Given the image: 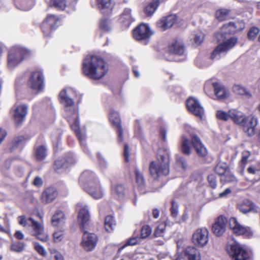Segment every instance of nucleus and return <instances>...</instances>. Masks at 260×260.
Here are the masks:
<instances>
[{
	"mask_svg": "<svg viewBox=\"0 0 260 260\" xmlns=\"http://www.w3.org/2000/svg\"><path fill=\"white\" fill-rule=\"evenodd\" d=\"M59 96L60 102L64 106L65 118L70 123L72 129L75 133L83 151L89 155L90 152L86 147L85 142L86 135L80 130L78 112L73 100L77 96V91L71 88H65L60 92Z\"/></svg>",
	"mask_w": 260,
	"mask_h": 260,
	"instance_id": "obj_1",
	"label": "nucleus"
},
{
	"mask_svg": "<svg viewBox=\"0 0 260 260\" xmlns=\"http://www.w3.org/2000/svg\"><path fill=\"white\" fill-rule=\"evenodd\" d=\"M234 22H230L223 25L220 32L215 34V37L218 41L222 42L219 44L212 51L211 58L213 60H218L226 55L229 50L233 48L238 42L236 37H231L225 40H223L225 37V34H232L236 32L240 28H238L237 24Z\"/></svg>",
	"mask_w": 260,
	"mask_h": 260,
	"instance_id": "obj_2",
	"label": "nucleus"
},
{
	"mask_svg": "<svg viewBox=\"0 0 260 260\" xmlns=\"http://www.w3.org/2000/svg\"><path fill=\"white\" fill-rule=\"evenodd\" d=\"M77 209L78 211V221L80 229L84 232L81 245L85 250L92 251L96 246L98 238L95 234L85 231L90 221L88 206L84 202H80L77 205Z\"/></svg>",
	"mask_w": 260,
	"mask_h": 260,
	"instance_id": "obj_3",
	"label": "nucleus"
},
{
	"mask_svg": "<svg viewBox=\"0 0 260 260\" xmlns=\"http://www.w3.org/2000/svg\"><path fill=\"white\" fill-rule=\"evenodd\" d=\"M82 72L89 79L100 80L108 71L107 66L104 59L97 55H87L82 62Z\"/></svg>",
	"mask_w": 260,
	"mask_h": 260,
	"instance_id": "obj_4",
	"label": "nucleus"
},
{
	"mask_svg": "<svg viewBox=\"0 0 260 260\" xmlns=\"http://www.w3.org/2000/svg\"><path fill=\"white\" fill-rule=\"evenodd\" d=\"M30 56V51L25 47L15 45L10 47L7 53V69L10 71H14Z\"/></svg>",
	"mask_w": 260,
	"mask_h": 260,
	"instance_id": "obj_5",
	"label": "nucleus"
},
{
	"mask_svg": "<svg viewBox=\"0 0 260 260\" xmlns=\"http://www.w3.org/2000/svg\"><path fill=\"white\" fill-rule=\"evenodd\" d=\"M170 151L165 149L162 152L159 150L157 156V161H152L149 165V172L155 180L159 179L163 176L167 175L170 171Z\"/></svg>",
	"mask_w": 260,
	"mask_h": 260,
	"instance_id": "obj_6",
	"label": "nucleus"
},
{
	"mask_svg": "<svg viewBox=\"0 0 260 260\" xmlns=\"http://www.w3.org/2000/svg\"><path fill=\"white\" fill-rule=\"evenodd\" d=\"M230 118L243 127L244 132L249 137L253 136L255 133V127L257 124L258 120L254 116H246L243 113L235 109L229 110Z\"/></svg>",
	"mask_w": 260,
	"mask_h": 260,
	"instance_id": "obj_7",
	"label": "nucleus"
},
{
	"mask_svg": "<svg viewBox=\"0 0 260 260\" xmlns=\"http://www.w3.org/2000/svg\"><path fill=\"white\" fill-rule=\"evenodd\" d=\"M19 223L23 226H31L32 229V235L42 241H46L48 237L44 233V227L41 223L35 220L32 218L26 219L25 216H19L18 217Z\"/></svg>",
	"mask_w": 260,
	"mask_h": 260,
	"instance_id": "obj_8",
	"label": "nucleus"
},
{
	"mask_svg": "<svg viewBox=\"0 0 260 260\" xmlns=\"http://www.w3.org/2000/svg\"><path fill=\"white\" fill-rule=\"evenodd\" d=\"M44 76L41 69L32 71L27 81L28 86L36 93L43 91L45 87Z\"/></svg>",
	"mask_w": 260,
	"mask_h": 260,
	"instance_id": "obj_9",
	"label": "nucleus"
},
{
	"mask_svg": "<svg viewBox=\"0 0 260 260\" xmlns=\"http://www.w3.org/2000/svg\"><path fill=\"white\" fill-rule=\"evenodd\" d=\"M229 254L232 260H249L250 253L246 248L240 243L234 242L229 244L226 247Z\"/></svg>",
	"mask_w": 260,
	"mask_h": 260,
	"instance_id": "obj_10",
	"label": "nucleus"
},
{
	"mask_svg": "<svg viewBox=\"0 0 260 260\" xmlns=\"http://www.w3.org/2000/svg\"><path fill=\"white\" fill-rule=\"evenodd\" d=\"M61 24V19L58 16L49 14L41 23V28L44 36L48 37L52 31L56 29Z\"/></svg>",
	"mask_w": 260,
	"mask_h": 260,
	"instance_id": "obj_11",
	"label": "nucleus"
},
{
	"mask_svg": "<svg viewBox=\"0 0 260 260\" xmlns=\"http://www.w3.org/2000/svg\"><path fill=\"white\" fill-rule=\"evenodd\" d=\"M152 34L149 25L145 24H140L133 31L134 38L138 41L144 42V44L148 43Z\"/></svg>",
	"mask_w": 260,
	"mask_h": 260,
	"instance_id": "obj_12",
	"label": "nucleus"
},
{
	"mask_svg": "<svg viewBox=\"0 0 260 260\" xmlns=\"http://www.w3.org/2000/svg\"><path fill=\"white\" fill-rule=\"evenodd\" d=\"M28 106L26 104L15 105L12 108V117L17 125L22 123L28 113Z\"/></svg>",
	"mask_w": 260,
	"mask_h": 260,
	"instance_id": "obj_13",
	"label": "nucleus"
},
{
	"mask_svg": "<svg viewBox=\"0 0 260 260\" xmlns=\"http://www.w3.org/2000/svg\"><path fill=\"white\" fill-rule=\"evenodd\" d=\"M229 225L232 232L237 235H243L246 237H249L252 234L249 228L241 225L235 217H232L229 219Z\"/></svg>",
	"mask_w": 260,
	"mask_h": 260,
	"instance_id": "obj_14",
	"label": "nucleus"
},
{
	"mask_svg": "<svg viewBox=\"0 0 260 260\" xmlns=\"http://www.w3.org/2000/svg\"><path fill=\"white\" fill-rule=\"evenodd\" d=\"M186 105L190 113L200 118L203 117L204 110L198 99L189 97L186 101Z\"/></svg>",
	"mask_w": 260,
	"mask_h": 260,
	"instance_id": "obj_15",
	"label": "nucleus"
},
{
	"mask_svg": "<svg viewBox=\"0 0 260 260\" xmlns=\"http://www.w3.org/2000/svg\"><path fill=\"white\" fill-rule=\"evenodd\" d=\"M209 232L205 228L198 229L192 235V242L197 246L203 247L208 243Z\"/></svg>",
	"mask_w": 260,
	"mask_h": 260,
	"instance_id": "obj_16",
	"label": "nucleus"
},
{
	"mask_svg": "<svg viewBox=\"0 0 260 260\" xmlns=\"http://www.w3.org/2000/svg\"><path fill=\"white\" fill-rule=\"evenodd\" d=\"M83 189L95 199H101L104 196V191L99 181H96L95 183L84 187Z\"/></svg>",
	"mask_w": 260,
	"mask_h": 260,
	"instance_id": "obj_17",
	"label": "nucleus"
},
{
	"mask_svg": "<svg viewBox=\"0 0 260 260\" xmlns=\"http://www.w3.org/2000/svg\"><path fill=\"white\" fill-rule=\"evenodd\" d=\"M226 218L223 216H219L212 225V231L213 233L217 237L222 236L225 232L227 223Z\"/></svg>",
	"mask_w": 260,
	"mask_h": 260,
	"instance_id": "obj_18",
	"label": "nucleus"
},
{
	"mask_svg": "<svg viewBox=\"0 0 260 260\" xmlns=\"http://www.w3.org/2000/svg\"><path fill=\"white\" fill-rule=\"evenodd\" d=\"M96 181L99 180L96 178L94 173L90 170L83 172L79 178V183L83 188L87 185L95 183Z\"/></svg>",
	"mask_w": 260,
	"mask_h": 260,
	"instance_id": "obj_19",
	"label": "nucleus"
},
{
	"mask_svg": "<svg viewBox=\"0 0 260 260\" xmlns=\"http://www.w3.org/2000/svg\"><path fill=\"white\" fill-rule=\"evenodd\" d=\"M109 120L113 125L117 127L118 141L119 143L122 142L123 141V132L120 124V119L118 113L113 110H111L110 112Z\"/></svg>",
	"mask_w": 260,
	"mask_h": 260,
	"instance_id": "obj_20",
	"label": "nucleus"
},
{
	"mask_svg": "<svg viewBox=\"0 0 260 260\" xmlns=\"http://www.w3.org/2000/svg\"><path fill=\"white\" fill-rule=\"evenodd\" d=\"M176 21L177 17L175 15H170L159 19L156 22V26L160 30L165 31L171 27Z\"/></svg>",
	"mask_w": 260,
	"mask_h": 260,
	"instance_id": "obj_21",
	"label": "nucleus"
},
{
	"mask_svg": "<svg viewBox=\"0 0 260 260\" xmlns=\"http://www.w3.org/2000/svg\"><path fill=\"white\" fill-rule=\"evenodd\" d=\"M211 84L214 90V93L217 98L222 100L227 97L228 92L225 88L220 83L217 82H207L205 86Z\"/></svg>",
	"mask_w": 260,
	"mask_h": 260,
	"instance_id": "obj_22",
	"label": "nucleus"
},
{
	"mask_svg": "<svg viewBox=\"0 0 260 260\" xmlns=\"http://www.w3.org/2000/svg\"><path fill=\"white\" fill-rule=\"evenodd\" d=\"M57 196L55 188L49 187L46 188L41 195V201L44 204H48L53 201Z\"/></svg>",
	"mask_w": 260,
	"mask_h": 260,
	"instance_id": "obj_23",
	"label": "nucleus"
},
{
	"mask_svg": "<svg viewBox=\"0 0 260 260\" xmlns=\"http://www.w3.org/2000/svg\"><path fill=\"white\" fill-rule=\"evenodd\" d=\"M191 142L198 155L204 157L207 155V150L197 136L193 135L192 137Z\"/></svg>",
	"mask_w": 260,
	"mask_h": 260,
	"instance_id": "obj_24",
	"label": "nucleus"
},
{
	"mask_svg": "<svg viewBox=\"0 0 260 260\" xmlns=\"http://www.w3.org/2000/svg\"><path fill=\"white\" fill-rule=\"evenodd\" d=\"M98 10L104 15L111 13L112 9V0H96Z\"/></svg>",
	"mask_w": 260,
	"mask_h": 260,
	"instance_id": "obj_25",
	"label": "nucleus"
},
{
	"mask_svg": "<svg viewBox=\"0 0 260 260\" xmlns=\"http://www.w3.org/2000/svg\"><path fill=\"white\" fill-rule=\"evenodd\" d=\"M119 20L124 26L128 27L135 20L132 14V9L129 8H125L120 16Z\"/></svg>",
	"mask_w": 260,
	"mask_h": 260,
	"instance_id": "obj_26",
	"label": "nucleus"
},
{
	"mask_svg": "<svg viewBox=\"0 0 260 260\" xmlns=\"http://www.w3.org/2000/svg\"><path fill=\"white\" fill-rule=\"evenodd\" d=\"M169 50L173 54L182 56L184 53V45L181 41H176L169 46Z\"/></svg>",
	"mask_w": 260,
	"mask_h": 260,
	"instance_id": "obj_27",
	"label": "nucleus"
},
{
	"mask_svg": "<svg viewBox=\"0 0 260 260\" xmlns=\"http://www.w3.org/2000/svg\"><path fill=\"white\" fill-rule=\"evenodd\" d=\"M17 9L22 11H28L35 5V0H14Z\"/></svg>",
	"mask_w": 260,
	"mask_h": 260,
	"instance_id": "obj_28",
	"label": "nucleus"
},
{
	"mask_svg": "<svg viewBox=\"0 0 260 260\" xmlns=\"http://www.w3.org/2000/svg\"><path fill=\"white\" fill-rule=\"evenodd\" d=\"M111 193L114 198L122 200L124 197V186L120 184L113 185L111 187Z\"/></svg>",
	"mask_w": 260,
	"mask_h": 260,
	"instance_id": "obj_29",
	"label": "nucleus"
},
{
	"mask_svg": "<svg viewBox=\"0 0 260 260\" xmlns=\"http://www.w3.org/2000/svg\"><path fill=\"white\" fill-rule=\"evenodd\" d=\"M184 256L188 260H200V252L193 247H187L184 250Z\"/></svg>",
	"mask_w": 260,
	"mask_h": 260,
	"instance_id": "obj_30",
	"label": "nucleus"
},
{
	"mask_svg": "<svg viewBox=\"0 0 260 260\" xmlns=\"http://www.w3.org/2000/svg\"><path fill=\"white\" fill-rule=\"evenodd\" d=\"M47 155V148L45 145L37 146L35 149V156L37 160H44Z\"/></svg>",
	"mask_w": 260,
	"mask_h": 260,
	"instance_id": "obj_31",
	"label": "nucleus"
},
{
	"mask_svg": "<svg viewBox=\"0 0 260 260\" xmlns=\"http://www.w3.org/2000/svg\"><path fill=\"white\" fill-rule=\"evenodd\" d=\"M65 221V216L62 211L57 210L52 217V224L54 226H58L63 224Z\"/></svg>",
	"mask_w": 260,
	"mask_h": 260,
	"instance_id": "obj_32",
	"label": "nucleus"
},
{
	"mask_svg": "<svg viewBox=\"0 0 260 260\" xmlns=\"http://www.w3.org/2000/svg\"><path fill=\"white\" fill-rule=\"evenodd\" d=\"M159 5V0H152L145 8L144 12L147 16H151Z\"/></svg>",
	"mask_w": 260,
	"mask_h": 260,
	"instance_id": "obj_33",
	"label": "nucleus"
},
{
	"mask_svg": "<svg viewBox=\"0 0 260 260\" xmlns=\"http://www.w3.org/2000/svg\"><path fill=\"white\" fill-rule=\"evenodd\" d=\"M45 2L49 6L60 10H63L68 8L64 0H45Z\"/></svg>",
	"mask_w": 260,
	"mask_h": 260,
	"instance_id": "obj_34",
	"label": "nucleus"
},
{
	"mask_svg": "<svg viewBox=\"0 0 260 260\" xmlns=\"http://www.w3.org/2000/svg\"><path fill=\"white\" fill-rule=\"evenodd\" d=\"M254 207V205L249 201H246L242 204L238 205L239 210L243 213H247L254 211L255 210Z\"/></svg>",
	"mask_w": 260,
	"mask_h": 260,
	"instance_id": "obj_35",
	"label": "nucleus"
},
{
	"mask_svg": "<svg viewBox=\"0 0 260 260\" xmlns=\"http://www.w3.org/2000/svg\"><path fill=\"white\" fill-rule=\"evenodd\" d=\"M230 12V9L224 8L218 9L215 12L216 18L220 21H222L229 17Z\"/></svg>",
	"mask_w": 260,
	"mask_h": 260,
	"instance_id": "obj_36",
	"label": "nucleus"
},
{
	"mask_svg": "<svg viewBox=\"0 0 260 260\" xmlns=\"http://www.w3.org/2000/svg\"><path fill=\"white\" fill-rule=\"evenodd\" d=\"M116 225L115 221L113 216L109 215L105 217V228L108 232L113 231Z\"/></svg>",
	"mask_w": 260,
	"mask_h": 260,
	"instance_id": "obj_37",
	"label": "nucleus"
},
{
	"mask_svg": "<svg viewBox=\"0 0 260 260\" xmlns=\"http://www.w3.org/2000/svg\"><path fill=\"white\" fill-rule=\"evenodd\" d=\"M96 158L98 159V164L100 169L102 171H105L108 166V163L107 160L105 158L104 156L101 152H97L96 154Z\"/></svg>",
	"mask_w": 260,
	"mask_h": 260,
	"instance_id": "obj_38",
	"label": "nucleus"
},
{
	"mask_svg": "<svg viewBox=\"0 0 260 260\" xmlns=\"http://www.w3.org/2000/svg\"><path fill=\"white\" fill-rule=\"evenodd\" d=\"M189 144L190 141L184 136H182L181 150L183 154L186 155H189L190 154Z\"/></svg>",
	"mask_w": 260,
	"mask_h": 260,
	"instance_id": "obj_39",
	"label": "nucleus"
},
{
	"mask_svg": "<svg viewBox=\"0 0 260 260\" xmlns=\"http://www.w3.org/2000/svg\"><path fill=\"white\" fill-rule=\"evenodd\" d=\"M221 181L224 183H232L236 184L238 182V180L234 175H233L230 171H228L221 177Z\"/></svg>",
	"mask_w": 260,
	"mask_h": 260,
	"instance_id": "obj_40",
	"label": "nucleus"
},
{
	"mask_svg": "<svg viewBox=\"0 0 260 260\" xmlns=\"http://www.w3.org/2000/svg\"><path fill=\"white\" fill-rule=\"evenodd\" d=\"M134 172L138 185L140 187L143 188L145 185V180L142 173L136 167L135 168Z\"/></svg>",
	"mask_w": 260,
	"mask_h": 260,
	"instance_id": "obj_41",
	"label": "nucleus"
},
{
	"mask_svg": "<svg viewBox=\"0 0 260 260\" xmlns=\"http://www.w3.org/2000/svg\"><path fill=\"white\" fill-rule=\"evenodd\" d=\"M228 169L226 164H218L215 167L214 170L216 173L222 177L228 171Z\"/></svg>",
	"mask_w": 260,
	"mask_h": 260,
	"instance_id": "obj_42",
	"label": "nucleus"
},
{
	"mask_svg": "<svg viewBox=\"0 0 260 260\" xmlns=\"http://www.w3.org/2000/svg\"><path fill=\"white\" fill-rule=\"evenodd\" d=\"M99 27L100 29L104 32H109L111 29L110 21L108 19L101 20Z\"/></svg>",
	"mask_w": 260,
	"mask_h": 260,
	"instance_id": "obj_43",
	"label": "nucleus"
},
{
	"mask_svg": "<svg viewBox=\"0 0 260 260\" xmlns=\"http://www.w3.org/2000/svg\"><path fill=\"white\" fill-rule=\"evenodd\" d=\"M25 244L21 242L13 243L11 245V250L14 252H20L24 248Z\"/></svg>",
	"mask_w": 260,
	"mask_h": 260,
	"instance_id": "obj_44",
	"label": "nucleus"
},
{
	"mask_svg": "<svg viewBox=\"0 0 260 260\" xmlns=\"http://www.w3.org/2000/svg\"><path fill=\"white\" fill-rule=\"evenodd\" d=\"M68 167V165L64 161L63 158L57 159L54 162V169L58 171L60 169H66Z\"/></svg>",
	"mask_w": 260,
	"mask_h": 260,
	"instance_id": "obj_45",
	"label": "nucleus"
},
{
	"mask_svg": "<svg viewBox=\"0 0 260 260\" xmlns=\"http://www.w3.org/2000/svg\"><path fill=\"white\" fill-rule=\"evenodd\" d=\"M63 158L64 161L68 165V167L75 164L77 160L76 155L72 152H69L68 154H66Z\"/></svg>",
	"mask_w": 260,
	"mask_h": 260,
	"instance_id": "obj_46",
	"label": "nucleus"
},
{
	"mask_svg": "<svg viewBox=\"0 0 260 260\" xmlns=\"http://www.w3.org/2000/svg\"><path fill=\"white\" fill-rule=\"evenodd\" d=\"M165 230V225L161 222L159 223L157 226L156 227L154 233V236L155 237L164 236Z\"/></svg>",
	"mask_w": 260,
	"mask_h": 260,
	"instance_id": "obj_47",
	"label": "nucleus"
},
{
	"mask_svg": "<svg viewBox=\"0 0 260 260\" xmlns=\"http://www.w3.org/2000/svg\"><path fill=\"white\" fill-rule=\"evenodd\" d=\"M170 211L171 216L174 218H176L178 214V205L174 200L171 202Z\"/></svg>",
	"mask_w": 260,
	"mask_h": 260,
	"instance_id": "obj_48",
	"label": "nucleus"
},
{
	"mask_svg": "<svg viewBox=\"0 0 260 260\" xmlns=\"http://www.w3.org/2000/svg\"><path fill=\"white\" fill-rule=\"evenodd\" d=\"M24 138L23 136L18 137L15 138L13 142L12 146L11 148V151H13L17 147L22 146L23 144Z\"/></svg>",
	"mask_w": 260,
	"mask_h": 260,
	"instance_id": "obj_49",
	"label": "nucleus"
},
{
	"mask_svg": "<svg viewBox=\"0 0 260 260\" xmlns=\"http://www.w3.org/2000/svg\"><path fill=\"white\" fill-rule=\"evenodd\" d=\"M259 32V29L257 27H251L248 32V38L249 40L255 39L257 34Z\"/></svg>",
	"mask_w": 260,
	"mask_h": 260,
	"instance_id": "obj_50",
	"label": "nucleus"
},
{
	"mask_svg": "<svg viewBox=\"0 0 260 260\" xmlns=\"http://www.w3.org/2000/svg\"><path fill=\"white\" fill-rule=\"evenodd\" d=\"M151 229L149 225H144L142 228L141 237L145 239L148 237L151 233Z\"/></svg>",
	"mask_w": 260,
	"mask_h": 260,
	"instance_id": "obj_51",
	"label": "nucleus"
},
{
	"mask_svg": "<svg viewBox=\"0 0 260 260\" xmlns=\"http://www.w3.org/2000/svg\"><path fill=\"white\" fill-rule=\"evenodd\" d=\"M204 38V34L201 31H197L194 34V42L197 45L201 44Z\"/></svg>",
	"mask_w": 260,
	"mask_h": 260,
	"instance_id": "obj_52",
	"label": "nucleus"
},
{
	"mask_svg": "<svg viewBox=\"0 0 260 260\" xmlns=\"http://www.w3.org/2000/svg\"><path fill=\"white\" fill-rule=\"evenodd\" d=\"M217 118L218 119L227 121L230 117L229 111L226 113L222 111H218L216 113Z\"/></svg>",
	"mask_w": 260,
	"mask_h": 260,
	"instance_id": "obj_53",
	"label": "nucleus"
},
{
	"mask_svg": "<svg viewBox=\"0 0 260 260\" xmlns=\"http://www.w3.org/2000/svg\"><path fill=\"white\" fill-rule=\"evenodd\" d=\"M233 91L235 93L240 95H244L246 92L245 88L240 85H234L233 87Z\"/></svg>",
	"mask_w": 260,
	"mask_h": 260,
	"instance_id": "obj_54",
	"label": "nucleus"
},
{
	"mask_svg": "<svg viewBox=\"0 0 260 260\" xmlns=\"http://www.w3.org/2000/svg\"><path fill=\"white\" fill-rule=\"evenodd\" d=\"M34 248L35 250L42 256H45L46 255V251L44 248L38 243L35 242Z\"/></svg>",
	"mask_w": 260,
	"mask_h": 260,
	"instance_id": "obj_55",
	"label": "nucleus"
},
{
	"mask_svg": "<svg viewBox=\"0 0 260 260\" xmlns=\"http://www.w3.org/2000/svg\"><path fill=\"white\" fill-rule=\"evenodd\" d=\"M208 181L210 186L212 188H215L217 186V180L215 176L213 174H211L208 177Z\"/></svg>",
	"mask_w": 260,
	"mask_h": 260,
	"instance_id": "obj_56",
	"label": "nucleus"
},
{
	"mask_svg": "<svg viewBox=\"0 0 260 260\" xmlns=\"http://www.w3.org/2000/svg\"><path fill=\"white\" fill-rule=\"evenodd\" d=\"M12 162L10 159H7L5 161L3 165L2 166L1 170L3 173H5L9 170L11 166Z\"/></svg>",
	"mask_w": 260,
	"mask_h": 260,
	"instance_id": "obj_57",
	"label": "nucleus"
},
{
	"mask_svg": "<svg viewBox=\"0 0 260 260\" xmlns=\"http://www.w3.org/2000/svg\"><path fill=\"white\" fill-rule=\"evenodd\" d=\"M63 238V233L61 231H56L53 234V238L55 242H60Z\"/></svg>",
	"mask_w": 260,
	"mask_h": 260,
	"instance_id": "obj_58",
	"label": "nucleus"
},
{
	"mask_svg": "<svg viewBox=\"0 0 260 260\" xmlns=\"http://www.w3.org/2000/svg\"><path fill=\"white\" fill-rule=\"evenodd\" d=\"M139 242L138 237H134L130 238L126 242V244L119 249V251L123 249L127 245H135Z\"/></svg>",
	"mask_w": 260,
	"mask_h": 260,
	"instance_id": "obj_59",
	"label": "nucleus"
},
{
	"mask_svg": "<svg viewBox=\"0 0 260 260\" xmlns=\"http://www.w3.org/2000/svg\"><path fill=\"white\" fill-rule=\"evenodd\" d=\"M50 253L55 260H64L63 256L58 251L55 249H52L50 250Z\"/></svg>",
	"mask_w": 260,
	"mask_h": 260,
	"instance_id": "obj_60",
	"label": "nucleus"
},
{
	"mask_svg": "<svg viewBox=\"0 0 260 260\" xmlns=\"http://www.w3.org/2000/svg\"><path fill=\"white\" fill-rule=\"evenodd\" d=\"M260 171V167L259 166H251L248 168L247 172L250 174H256Z\"/></svg>",
	"mask_w": 260,
	"mask_h": 260,
	"instance_id": "obj_61",
	"label": "nucleus"
},
{
	"mask_svg": "<svg viewBox=\"0 0 260 260\" xmlns=\"http://www.w3.org/2000/svg\"><path fill=\"white\" fill-rule=\"evenodd\" d=\"M52 143L54 147L57 148L61 141V136L60 135L57 136H53L52 137Z\"/></svg>",
	"mask_w": 260,
	"mask_h": 260,
	"instance_id": "obj_62",
	"label": "nucleus"
},
{
	"mask_svg": "<svg viewBox=\"0 0 260 260\" xmlns=\"http://www.w3.org/2000/svg\"><path fill=\"white\" fill-rule=\"evenodd\" d=\"M177 163L181 165L183 169H185L187 168V163L185 159L182 157L179 156L177 158Z\"/></svg>",
	"mask_w": 260,
	"mask_h": 260,
	"instance_id": "obj_63",
	"label": "nucleus"
},
{
	"mask_svg": "<svg viewBox=\"0 0 260 260\" xmlns=\"http://www.w3.org/2000/svg\"><path fill=\"white\" fill-rule=\"evenodd\" d=\"M195 62L196 66L200 68L207 67L211 64V63H206L204 60H200L199 59H197Z\"/></svg>",
	"mask_w": 260,
	"mask_h": 260,
	"instance_id": "obj_64",
	"label": "nucleus"
}]
</instances>
